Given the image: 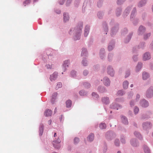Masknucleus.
Here are the masks:
<instances>
[{"instance_id": "1", "label": "nucleus", "mask_w": 153, "mask_h": 153, "mask_svg": "<svg viewBox=\"0 0 153 153\" xmlns=\"http://www.w3.org/2000/svg\"><path fill=\"white\" fill-rule=\"evenodd\" d=\"M53 137H55V139H56L53 141V146L56 149H59L60 147L59 143L61 141L59 139V136H58L56 133H54Z\"/></svg>"}, {"instance_id": "2", "label": "nucleus", "mask_w": 153, "mask_h": 153, "mask_svg": "<svg viewBox=\"0 0 153 153\" xmlns=\"http://www.w3.org/2000/svg\"><path fill=\"white\" fill-rule=\"evenodd\" d=\"M146 96L147 97L150 98L153 96V87H150L147 91Z\"/></svg>"}, {"instance_id": "3", "label": "nucleus", "mask_w": 153, "mask_h": 153, "mask_svg": "<svg viewBox=\"0 0 153 153\" xmlns=\"http://www.w3.org/2000/svg\"><path fill=\"white\" fill-rule=\"evenodd\" d=\"M103 82L106 86H108L110 84V80L107 77H105L103 79Z\"/></svg>"}, {"instance_id": "4", "label": "nucleus", "mask_w": 153, "mask_h": 153, "mask_svg": "<svg viewBox=\"0 0 153 153\" xmlns=\"http://www.w3.org/2000/svg\"><path fill=\"white\" fill-rule=\"evenodd\" d=\"M58 74L56 73H54L50 76V79L51 81H53L56 79L57 77Z\"/></svg>"}, {"instance_id": "5", "label": "nucleus", "mask_w": 153, "mask_h": 153, "mask_svg": "<svg viewBox=\"0 0 153 153\" xmlns=\"http://www.w3.org/2000/svg\"><path fill=\"white\" fill-rule=\"evenodd\" d=\"M151 58L150 54L148 53H145L143 56V59L144 60H146L149 59Z\"/></svg>"}, {"instance_id": "6", "label": "nucleus", "mask_w": 153, "mask_h": 153, "mask_svg": "<svg viewBox=\"0 0 153 153\" xmlns=\"http://www.w3.org/2000/svg\"><path fill=\"white\" fill-rule=\"evenodd\" d=\"M108 73L111 76H113L114 75V71L113 69L111 67H109L108 68Z\"/></svg>"}, {"instance_id": "7", "label": "nucleus", "mask_w": 153, "mask_h": 153, "mask_svg": "<svg viewBox=\"0 0 153 153\" xmlns=\"http://www.w3.org/2000/svg\"><path fill=\"white\" fill-rule=\"evenodd\" d=\"M52 114L51 111L49 109H46L44 112V115L46 117L51 116Z\"/></svg>"}, {"instance_id": "8", "label": "nucleus", "mask_w": 153, "mask_h": 153, "mask_svg": "<svg viewBox=\"0 0 153 153\" xmlns=\"http://www.w3.org/2000/svg\"><path fill=\"white\" fill-rule=\"evenodd\" d=\"M140 104L142 107H147L149 105L148 102L145 100H143L141 102Z\"/></svg>"}, {"instance_id": "9", "label": "nucleus", "mask_w": 153, "mask_h": 153, "mask_svg": "<svg viewBox=\"0 0 153 153\" xmlns=\"http://www.w3.org/2000/svg\"><path fill=\"white\" fill-rule=\"evenodd\" d=\"M89 26L88 25L86 26L85 27L84 32V35L85 36H87L88 35L89 33Z\"/></svg>"}, {"instance_id": "10", "label": "nucleus", "mask_w": 153, "mask_h": 153, "mask_svg": "<svg viewBox=\"0 0 153 153\" xmlns=\"http://www.w3.org/2000/svg\"><path fill=\"white\" fill-rule=\"evenodd\" d=\"M102 102L105 104H107L109 103V98L107 97H103L102 99Z\"/></svg>"}, {"instance_id": "11", "label": "nucleus", "mask_w": 153, "mask_h": 153, "mask_svg": "<svg viewBox=\"0 0 153 153\" xmlns=\"http://www.w3.org/2000/svg\"><path fill=\"white\" fill-rule=\"evenodd\" d=\"M143 149L145 153H150V151L149 149L146 145L144 146Z\"/></svg>"}, {"instance_id": "12", "label": "nucleus", "mask_w": 153, "mask_h": 153, "mask_svg": "<svg viewBox=\"0 0 153 153\" xmlns=\"http://www.w3.org/2000/svg\"><path fill=\"white\" fill-rule=\"evenodd\" d=\"M94 139V135L93 134H91L87 137V140L90 141H93Z\"/></svg>"}, {"instance_id": "13", "label": "nucleus", "mask_w": 153, "mask_h": 153, "mask_svg": "<svg viewBox=\"0 0 153 153\" xmlns=\"http://www.w3.org/2000/svg\"><path fill=\"white\" fill-rule=\"evenodd\" d=\"M64 20L65 22L68 21L69 19V16L67 13H64L63 14Z\"/></svg>"}, {"instance_id": "14", "label": "nucleus", "mask_w": 153, "mask_h": 153, "mask_svg": "<svg viewBox=\"0 0 153 153\" xmlns=\"http://www.w3.org/2000/svg\"><path fill=\"white\" fill-rule=\"evenodd\" d=\"M69 62L68 60L64 61V64L63 65V68L64 69H65L66 67L68 66V65L69 64Z\"/></svg>"}, {"instance_id": "15", "label": "nucleus", "mask_w": 153, "mask_h": 153, "mask_svg": "<svg viewBox=\"0 0 153 153\" xmlns=\"http://www.w3.org/2000/svg\"><path fill=\"white\" fill-rule=\"evenodd\" d=\"M149 77V74L146 72H144L143 74V79H146Z\"/></svg>"}, {"instance_id": "16", "label": "nucleus", "mask_w": 153, "mask_h": 153, "mask_svg": "<svg viewBox=\"0 0 153 153\" xmlns=\"http://www.w3.org/2000/svg\"><path fill=\"white\" fill-rule=\"evenodd\" d=\"M145 28L144 27L142 26H140L139 28V33L140 34H141L145 31Z\"/></svg>"}, {"instance_id": "17", "label": "nucleus", "mask_w": 153, "mask_h": 153, "mask_svg": "<svg viewBox=\"0 0 153 153\" xmlns=\"http://www.w3.org/2000/svg\"><path fill=\"white\" fill-rule=\"evenodd\" d=\"M66 107L69 108L71 107V101L70 100H68L66 102Z\"/></svg>"}, {"instance_id": "18", "label": "nucleus", "mask_w": 153, "mask_h": 153, "mask_svg": "<svg viewBox=\"0 0 153 153\" xmlns=\"http://www.w3.org/2000/svg\"><path fill=\"white\" fill-rule=\"evenodd\" d=\"M122 119L123 122L125 124H127L128 123V120L127 119L125 116H122Z\"/></svg>"}, {"instance_id": "19", "label": "nucleus", "mask_w": 153, "mask_h": 153, "mask_svg": "<svg viewBox=\"0 0 153 153\" xmlns=\"http://www.w3.org/2000/svg\"><path fill=\"white\" fill-rule=\"evenodd\" d=\"M142 66V64L141 63H138L136 66V71H139L141 69Z\"/></svg>"}, {"instance_id": "20", "label": "nucleus", "mask_w": 153, "mask_h": 153, "mask_svg": "<svg viewBox=\"0 0 153 153\" xmlns=\"http://www.w3.org/2000/svg\"><path fill=\"white\" fill-rule=\"evenodd\" d=\"M143 127L144 128H148L150 127V124L149 122L145 123L143 124Z\"/></svg>"}, {"instance_id": "21", "label": "nucleus", "mask_w": 153, "mask_h": 153, "mask_svg": "<svg viewBox=\"0 0 153 153\" xmlns=\"http://www.w3.org/2000/svg\"><path fill=\"white\" fill-rule=\"evenodd\" d=\"M128 83L127 81H126L124 82L123 84L124 88L125 89L127 88L128 87Z\"/></svg>"}, {"instance_id": "22", "label": "nucleus", "mask_w": 153, "mask_h": 153, "mask_svg": "<svg viewBox=\"0 0 153 153\" xmlns=\"http://www.w3.org/2000/svg\"><path fill=\"white\" fill-rule=\"evenodd\" d=\"M146 2L145 0H143L140 1L138 4L139 7H142L146 3Z\"/></svg>"}, {"instance_id": "23", "label": "nucleus", "mask_w": 153, "mask_h": 153, "mask_svg": "<svg viewBox=\"0 0 153 153\" xmlns=\"http://www.w3.org/2000/svg\"><path fill=\"white\" fill-rule=\"evenodd\" d=\"M100 127L101 129H105L106 127V124L105 123H101L100 125Z\"/></svg>"}, {"instance_id": "24", "label": "nucleus", "mask_w": 153, "mask_h": 153, "mask_svg": "<svg viewBox=\"0 0 153 153\" xmlns=\"http://www.w3.org/2000/svg\"><path fill=\"white\" fill-rule=\"evenodd\" d=\"M131 143L133 146H136L137 145L136 140L134 139L132 140L131 141Z\"/></svg>"}, {"instance_id": "25", "label": "nucleus", "mask_w": 153, "mask_h": 153, "mask_svg": "<svg viewBox=\"0 0 153 153\" xmlns=\"http://www.w3.org/2000/svg\"><path fill=\"white\" fill-rule=\"evenodd\" d=\"M57 94L56 93H53V95L52 96V102H53V101H54V100H55V98H56V97L57 96ZM54 102V101H53V103Z\"/></svg>"}, {"instance_id": "26", "label": "nucleus", "mask_w": 153, "mask_h": 153, "mask_svg": "<svg viewBox=\"0 0 153 153\" xmlns=\"http://www.w3.org/2000/svg\"><path fill=\"white\" fill-rule=\"evenodd\" d=\"M134 134L136 137H138L140 138H142L139 132L135 131L134 133Z\"/></svg>"}, {"instance_id": "27", "label": "nucleus", "mask_w": 153, "mask_h": 153, "mask_svg": "<svg viewBox=\"0 0 153 153\" xmlns=\"http://www.w3.org/2000/svg\"><path fill=\"white\" fill-rule=\"evenodd\" d=\"M86 54V50L85 48L82 49V51L81 53L82 56H85Z\"/></svg>"}, {"instance_id": "28", "label": "nucleus", "mask_w": 153, "mask_h": 153, "mask_svg": "<svg viewBox=\"0 0 153 153\" xmlns=\"http://www.w3.org/2000/svg\"><path fill=\"white\" fill-rule=\"evenodd\" d=\"M40 133L39 134L40 135H42L43 131V125H42L40 127L39 129Z\"/></svg>"}, {"instance_id": "29", "label": "nucleus", "mask_w": 153, "mask_h": 153, "mask_svg": "<svg viewBox=\"0 0 153 153\" xmlns=\"http://www.w3.org/2000/svg\"><path fill=\"white\" fill-rule=\"evenodd\" d=\"M117 95L119 96H122L124 94V93L122 90H119L117 93Z\"/></svg>"}, {"instance_id": "30", "label": "nucleus", "mask_w": 153, "mask_h": 153, "mask_svg": "<svg viewBox=\"0 0 153 153\" xmlns=\"http://www.w3.org/2000/svg\"><path fill=\"white\" fill-rule=\"evenodd\" d=\"M62 84L61 82H58L56 86V88L58 89L62 87Z\"/></svg>"}, {"instance_id": "31", "label": "nucleus", "mask_w": 153, "mask_h": 153, "mask_svg": "<svg viewBox=\"0 0 153 153\" xmlns=\"http://www.w3.org/2000/svg\"><path fill=\"white\" fill-rule=\"evenodd\" d=\"M79 93L81 96H84L86 94V92L83 90H81L80 91Z\"/></svg>"}, {"instance_id": "32", "label": "nucleus", "mask_w": 153, "mask_h": 153, "mask_svg": "<svg viewBox=\"0 0 153 153\" xmlns=\"http://www.w3.org/2000/svg\"><path fill=\"white\" fill-rule=\"evenodd\" d=\"M92 96L94 98H98L99 97L98 95L96 93H92Z\"/></svg>"}, {"instance_id": "33", "label": "nucleus", "mask_w": 153, "mask_h": 153, "mask_svg": "<svg viewBox=\"0 0 153 153\" xmlns=\"http://www.w3.org/2000/svg\"><path fill=\"white\" fill-rule=\"evenodd\" d=\"M139 111V108L137 107H135L134 109V111L135 114L137 113Z\"/></svg>"}, {"instance_id": "34", "label": "nucleus", "mask_w": 153, "mask_h": 153, "mask_svg": "<svg viewBox=\"0 0 153 153\" xmlns=\"http://www.w3.org/2000/svg\"><path fill=\"white\" fill-rule=\"evenodd\" d=\"M115 144L117 146L119 145V141L118 140H116L115 141Z\"/></svg>"}, {"instance_id": "35", "label": "nucleus", "mask_w": 153, "mask_h": 153, "mask_svg": "<svg viewBox=\"0 0 153 153\" xmlns=\"http://www.w3.org/2000/svg\"><path fill=\"white\" fill-rule=\"evenodd\" d=\"M74 143L75 144L77 143L79 141V139L78 138L76 137L74 139Z\"/></svg>"}, {"instance_id": "36", "label": "nucleus", "mask_w": 153, "mask_h": 153, "mask_svg": "<svg viewBox=\"0 0 153 153\" xmlns=\"http://www.w3.org/2000/svg\"><path fill=\"white\" fill-rule=\"evenodd\" d=\"M84 85H85V86L87 88H89L90 86V84L87 82H85L84 84Z\"/></svg>"}, {"instance_id": "37", "label": "nucleus", "mask_w": 153, "mask_h": 153, "mask_svg": "<svg viewBox=\"0 0 153 153\" xmlns=\"http://www.w3.org/2000/svg\"><path fill=\"white\" fill-rule=\"evenodd\" d=\"M150 36V33H148L144 36V39H146L148 37H149Z\"/></svg>"}, {"instance_id": "38", "label": "nucleus", "mask_w": 153, "mask_h": 153, "mask_svg": "<svg viewBox=\"0 0 153 153\" xmlns=\"http://www.w3.org/2000/svg\"><path fill=\"white\" fill-rule=\"evenodd\" d=\"M80 35L79 34H77V36H75L74 37V39L75 40H78V39H79V37H80Z\"/></svg>"}, {"instance_id": "39", "label": "nucleus", "mask_w": 153, "mask_h": 153, "mask_svg": "<svg viewBox=\"0 0 153 153\" xmlns=\"http://www.w3.org/2000/svg\"><path fill=\"white\" fill-rule=\"evenodd\" d=\"M125 1V0H118L117 4H120Z\"/></svg>"}, {"instance_id": "40", "label": "nucleus", "mask_w": 153, "mask_h": 153, "mask_svg": "<svg viewBox=\"0 0 153 153\" xmlns=\"http://www.w3.org/2000/svg\"><path fill=\"white\" fill-rule=\"evenodd\" d=\"M76 72L75 71H71V75L73 77H74L76 75Z\"/></svg>"}, {"instance_id": "41", "label": "nucleus", "mask_w": 153, "mask_h": 153, "mask_svg": "<svg viewBox=\"0 0 153 153\" xmlns=\"http://www.w3.org/2000/svg\"><path fill=\"white\" fill-rule=\"evenodd\" d=\"M46 67L48 69H51L52 68V65L49 64L47 65Z\"/></svg>"}, {"instance_id": "42", "label": "nucleus", "mask_w": 153, "mask_h": 153, "mask_svg": "<svg viewBox=\"0 0 153 153\" xmlns=\"http://www.w3.org/2000/svg\"><path fill=\"white\" fill-rule=\"evenodd\" d=\"M136 9L135 8L134 9H133V10L132 11V13H131V17H132V16H133L134 14L136 12Z\"/></svg>"}, {"instance_id": "43", "label": "nucleus", "mask_w": 153, "mask_h": 153, "mask_svg": "<svg viewBox=\"0 0 153 153\" xmlns=\"http://www.w3.org/2000/svg\"><path fill=\"white\" fill-rule=\"evenodd\" d=\"M113 48V47L111 45H109L108 47V49L109 51H111L112 50Z\"/></svg>"}, {"instance_id": "44", "label": "nucleus", "mask_w": 153, "mask_h": 153, "mask_svg": "<svg viewBox=\"0 0 153 153\" xmlns=\"http://www.w3.org/2000/svg\"><path fill=\"white\" fill-rule=\"evenodd\" d=\"M88 71L87 70H85L83 71V74L85 76H86L88 74Z\"/></svg>"}, {"instance_id": "45", "label": "nucleus", "mask_w": 153, "mask_h": 153, "mask_svg": "<svg viewBox=\"0 0 153 153\" xmlns=\"http://www.w3.org/2000/svg\"><path fill=\"white\" fill-rule=\"evenodd\" d=\"M82 23L80 24V26L79 27V33H80L81 32V30L82 27Z\"/></svg>"}, {"instance_id": "46", "label": "nucleus", "mask_w": 153, "mask_h": 153, "mask_svg": "<svg viewBox=\"0 0 153 153\" xmlns=\"http://www.w3.org/2000/svg\"><path fill=\"white\" fill-rule=\"evenodd\" d=\"M85 62V61L84 60H82V64H83V65L84 66H86V64H87L86 62Z\"/></svg>"}, {"instance_id": "47", "label": "nucleus", "mask_w": 153, "mask_h": 153, "mask_svg": "<svg viewBox=\"0 0 153 153\" xmlns=\"http://www.w3.org/2000/svg\"><path fill=\"white\" fill-rule=\"evenodd\" d=\"M133 95V94L132 93H130L128 96V97L130 98L131 97V96Z\"/></svg>"}, {"instance_id": "48", "label": "nucleus", "mask_w": 153, "mask_h": 153, "mask_svg": "<svg viewBox=\"0 0 153 153\" xmlns=\"http://www.w3.org/2000/svg\"><path fill=\"white\" fill-rule=\"evenodd\" d=\"M130 74L129 73V72H128L125 75V77H128Z\"/></svg>"}, {"instance_id": "49", "label": "nucleus", "mask_w": 153, "mask_h": 153, "mask_svg": "<svg viewBox=\"0 0 153 153\" xmlns=\"http://www.w3.org/2000/svg\"><path fill=\"white\" fill-rule=\"evenodd\" d=\"M140 97V95L138 94H137L136 96V99L137 100V99H139Z\"/></svg>"}, {"instance_id": "50", "label": "nucleus", "mask_w": 153, "mask_h": 153, "mask_svg": "<svg viewBox=\"0 0 153 153\" xmlns=\"http://www.w3.org/2000/svg\"><path fill=\"white\" fill-rule=\"evenodd\" d=\"M121 141L123 143H125V140L124 139H122Z\"/></svg>"}, {"instance_id": "51", "label": "nucleus", "mask_w": 153, "mask_h": 153, "mask_svg": "<svg viewBox=\"0 0 153 153\" xmlns=\"http://www.w3.org/2000/svg\"><path fill=\"white\" fill-rule=\"evenodd\" d=\"M51 120H49L48 121V124L49 125H50V124H51Z\"/></svg>"}, {"instance_id": "52", "label": "nucleus", "mask_w": 153, "mask_h": 153, "mask_svg": "<svg viewBox=\"0 0 153 153\" xmlns=\"http://www.w3.org/2000/svg\"><path fill=\"white\" fill-rule=\"evenodd\" d=\"M132 102L131 101L130 103V104L131 105V106H133L134 104L133 103H132Z\"/></svg>"}, {"instance_id": "53", "label": "nucleus", "mask_w": 153, "mask_h": 153, "mask_svg": "<svg viewBox=\"0 0 153 153\" xmlns=\"http://www.w3.org/2000/svg\"><path fill=\"white\" fill-rule=\"evenodd\" d=\"M30 1V0H27L25 1V3H29Z\"/></svg>"}, {"instance_id": "54", "label": "nucleus", "mask_w": 153, "mask_h": 153, "mask_svg": "<svg viewBox=\"0 0 153 153\" xmlns=\"http://www.w3.org/2000/svg\"><path fill=\"white\" fill-rule=\"evenodd\" d=\"M134 60H135V61L137 60V57H134Z\"/></svg>"}, {"instance_id": "55", "label": "nucleus", "mask_w": 153, "mask_h": 153, "mask_svg": "<svg viewBox=\"0 0 153 153\" xmlns=\"http://www.w3.org/2000/svg\"><path fill=\"white\" fill-rule=\"evenodd\" d=\"M62 2H60V4L61 5H62L63 4L64 2L63 1V0H62Z\"/></svg>"}, {"instance_id": "56", "label": "nucleus", "mask_w": 153, "mask_h": 153, "mask_svg": "<svg viewBox=\"0 0 153 153\" xmlns=\"http://www.w3.org/2000/svg\"><path fill=\"white\" fill-rule=\"evenodd\" d=\"M111 108H114V109L116 108L117 110H118V108H114V107H113L112 106H111Z\"/></svg>"}, {"instance_id": "57", "label": "nucleus", "mask_w": 153, "mask_h": 153, "mask_svg": "<svg viewBox=\"0 0 153 153\" xmlns=\"http://www.w3.org/2000/svg\"><path fill=\"white\" fill-rule=\"evenodd\" d=\"M102 55L103 56H104V55L103 54H102ZM101 59H102L103 58H102V55L101 54Z\"/></svg>"}, {"instance_id": "58", "label": "nucleus", "mask_w": 153, "mask_h": 153, "mask_svg": "<svg viewBox=\"0 0 153 153\" xmlns=\"http://www.w3.org/2000/svg\"><path fill=\"white\" fill-rule=\"evenodd\" d=\"M133 84H131V85H130V86H131V87H133Z\"/></svg>"}, {"instance_id": "59", "label": "nucleus", "mask_w": 153, "mask_h": 153, "mask_svg": "<svg viewBox=\"0 0 153 153\" xmlns=\"http://www.w3.org/2000/svg\"><path fill=\"white\" fill-rule=\"evenodd\" d=\"M116 101H119V99H116Z\"/></svg>"}, {"instance_id": "60", "label": "nucleus", "mask_w": 153, "mask_h": 153, "mask_svg": "<svg viewBox=\"0 0 153 153\" xmlns=\"http://www.w3.org/2000/svg\"><path fill=\"white\" fill-rule=\"evenodd\" d=\"M111 55V54H109V55H108V57H109V56H110Z\"/></svg>"}, {"instance_id": "61", "label": "nucleus", "mask_w": 153, "mask_h": 153, "mask_svg": "<svg viewBox=\"0 0 153 153\" xmlns=\"http://www.w3.org/2000/svg\"><path fill=\"white\" fill-rule=\"evenodd\" d=\"M117 153H121V152L120 151H118V152H117Z\"/></svg>"}, {"instance_id": "62", "label": "nucleus", "mask_w": 153, "mask_h": 153, "mask_svg": "<svg viewBox=\"0 0 153 153\" xmlns=\"http://www.w3.org/2000/svg\"><path fill=\"white\" fill-rule=\"evenodd\" d=\"M68 1L70 3L71 1H68Z\"/></svg>"}, {"instance_id": "63", "label": "nucleus", "mask_w": 153, "mask_h": 153, "mask_svg": "<svg viewBox=\"0 0 153 153\" xmlns=\"http://www.w3.org/2000/svg\"><path fill=\"white\" fill-rule=\"evenodd\" d=\"M55 111H56V108H55Z\"/></svg>"}, {"instance_id": "64", "label": "nucleus", "mask_w": 153, "mask_h": 153, "mask_svg": "<svg viewBox=\"0 0 153 153\" xmlns=\"http://www.w3.org/2000/svg\"><path fill=\"white\" fill-rule=\"evenodd\" d=\"M53 153H56V152H53Z\"/></svg>"}]
</instances>
